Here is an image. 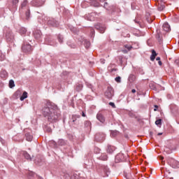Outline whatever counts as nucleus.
<instances>
[{
  "mask_svg": "<svg viewBox=\"0 0 179 179\" xmlns=\"http://www.w3.org/2000/svg\"><path fill=\"white\" fill-rule=\"evenodd\" d=\"M22 51L24 52H30V51H31V45H30V44H24Z\"/></svg>",
  "mask_w": 179,
  "mask_h": 179,
  "instance_id": "4",
  "label": "nucleus"
},
{
  "mask_svg": "<svg viewBox=\"0 0 179 179\" xmlns=\"http://www.w3.org/2000/svg\"><path fill=\"white\" fill-rule=\"evenodd\" d=\"M88 20L92 21V20H93V18H92V17H89V18H88Z\"/></svg>",
  "mask_w": 179,
  "mask_h": 179,
  "instance_id": "45",
  "label": "nucleus"
},
{
  "mask_svg": "<svg viewBox=\"0 0 179 179\" xmlns=\"http://www.w3.org/2000/svg\"><path fill=\"white\" fill-rule=\"evenodd\" d=\"M171 166H172L173 169H177V167H178V165H177V161H175L174 159H173L171 162Z\"/></svg>",
  "mask_w": 179,
  "mask_h": 179,
  "instance_id": "18",
  "label": "nucleus"
},
{
  "mask_svg": "<svg viewBox=\"0 0 179 179\" xmlns=\"http://www.w3.org/2000/svg\"><path fill=\"white\" fill-rule=\"evenodd\" d=\"M163 30H164V31H170L171 29H170V25L169 24V23L165 22L163 24Z\"/></svg>",
  "mask_w": 179,
  "mask_h": 179,
  "instance_id": "8",
  "label": "nucleus"
},
{
  "mask_svg": "<svg viewBox=\"0 0 179 179\" xmlns=\"http://www.w3.org/2000/svg\"><path fill=\"white\" fill-rule=\"evenodd\" d=\"M84 44H85V48H89V47H90V41L87 40H84Z\"/></svg>",
  "mask_w": 179,
  "mask_h": 179,
  "instance_id": "21",
  "label": "nucleus"
},
{
  "mask_svg": "<svg viewBox=\"0 0 179 179\" xmlns=\"http://www.w3.org/2000/svg\"><path fill=\"white\" fill-rule=\"evenodd\" d=\"M135 79L136 77L134 75H130L129 77V82H130V83H132V82H135Z\"/></svg>",
  "mask_w": 179,
  "mask_h": 179,
  "instance_id": "20",
  "label": "nucleus"
},
{
  "mask_svg": "<svg viewBox=\"0 0 179 179\" xmlns=\"http://www.w3.org/2000/svg\"><path fill=\"white\" fill-rule=\"evenodd\" d=\"M85 127H90V125H92V123L90 121H86L85 122Z\"/></svg>",
  "mask_w": 179,
  "mask_h": 179,
  "instance_id": "29",
  "label": "nucleus"
},
{
  "mask_svg": "<svg viewBox=\"0 0 179 179\" xmlns=\"http://www.w3.org/2000/svg\"><path fill=\"white\" fill-rule=\"evenodd\" d=\"M83 88V85L82 84H78L76 87V90L78 92H80V90Z\"/></svg>",
  "mask_w": 179,
  "mask_h": 179,
  "instance_id": "24",
  "label": "nucleus"
},
{
  "mask_svg": "<svg viewBox=\"0 0 179 179\" xmlns=\"http://www.w3.org/2000/svg\"><path fill=\"white\" fill-rule=\"evenodd\" d=\"M96 120H99L100 122H102V124L106 121V118H104V116L101 113H97Z\"/></svg>",
  "mask_w": 179,
  "mask_h": 179,
  "instance_id": "6",
  "label": "nucleus"
},
{
  "mask_svg": "<svg viewBox=\"0 0 179 179\" xmlns=\"http://www.w3.org/2000/svg\"><path fill=\"white\" fill-rule=\"evenodd\" d=\"M109 106H111V107H113V108H115V103H114L113 102H110Z\"/></svg>",
  "mask_w": 179,
  "mask_h": 179,
  "instance_id": "33",
  "label": "nucleus"
},
{
  "mask_svg": "<svg viewBox=\"0 0 179 179\" xmlns=\"http://www.w3.org/2000/svg\"><path fill=\"white\" fill-rule=\"evenodd\" d=\"M15 94H20V90H17V91L15 93Z\"/></svg>",
  "mask_w": 179,
  "mask_h": 179,
  "instance_id": "42",
  "label": "nucleus"
},
{
  "mask_svg": "<svg viewBox=\"0 0 179 179\" xmlns=\"http://www.w3.org/2000/svg\"><path fill=\"white\" fill-rule=\"evenodd\" d=\"M158 135H163V134L162 133H159Z\"/></svg>",
  "mask_w": 179,
  "mask_h": 179,
  "instance_id": "51",
  "label": "nucleus"
},
{
  "mask_svg": "<svg viewBox=\"0 0 179 179\" xmlns=\"http://www.w3.org/2000/svg\"><path fill=\"white\" fill-rule=\"evenodd\" d=\"M26 17H27V19H29V17H30V11H27L26 13Z\"/></svg>",
  "mask_w": 179,
  "mask_h": 179,
  "instance_id": "34",
  "label": "nucleus"
},
{
  "mask_svg": "<svg viewBox=\"0 0 179 179\" xmlns=\"http://www.w3.org/2000/svg\"><path fill=\"white\" fill-rule=\"evenodd\" d=\"M83 117H86V115L85 114V113L83 112V114H82Z\"/></svg>",
  "mask_w": 179,
  "mask_h": 179,
  "instance_id": "44",
  "label": "nucleus"
},
{
  "mask_svg": "<svg viewBox=\"0 0 179 179\" xmlns=\"http://www.w3.org/2000/svg\"><path fill=\"white\" fill-rule=\"evenodd\" d=\"M118 134V131H113L112 133H111V136H115V135H117Z\"/></svg>",
  "mask_w": 179,
  "mask_h": 179,
  "instance_id": "36",
  "label": "nucleus"
},
{
  "mask_svg": "<svg viewBox=\"0 0 179 179\" xmlns=\"http://www.w3.org/2000/svg\"><path fill=\"white\" fill-rule=\"evenodd\" d=\"M99 160H107L108 159V157H107V155L106 153H102L101 156L99 157Z\"/></svg>",
  "mask_w": 179,
  "mask_h": 179,
  "instance_id": "13",
  "label": "nucleus"
},
{
  "mask_svg": "<svg viewBox=\"0 0 179 179\" xmlns=\"http://www.w3.org/2000/svg\"><path fill=\"white\" fill-rule=\"evenodd\" d=\"M115 80L116 82H117V83H121V77L118 76V77H116Z\"/></svg>",
  "mask_w": 179,
  "mask_h": 179,
  "instance_id": "28",
  "label": "nucleus"
},
{
  "mask_svg": "<svg viewBox=\"0 0 179 179\" xmlns=\"http://www.w3.org/2000/svg\"><path fill=\"white\" fill-rule=\"evenodd\" d=\"M76 121V120L73 119V122H75Z\"/></svg>",
  "mask_w": 179,
  "mask_h": 179,
  "instance_id": "49",
  "label": "nucleus"
},
{
  "mask_svg": "<svg viewBox=\"0 0 179 179\" xmlns=\"http://www.w3.org/2000/svg\"><path fill=\"white\" fill-rule=\"evenodd\" d=\"M159 159H160L161 160H163V159H164V157H159Z\"/></svg>",
  "mask_w": 179,
  "mask_h": 179,
  "instance_id": "46",
  "label": "nucleus"
},
{
  "mask_svg": "<svg viewBox=\"0 0 179 179\" xmlns=\"http://www.w3.org/2000/svg\"><path fill=\"white\" fill-rule=\"evenodd\" d=\"M115 162L120 163V162H125V156L122 153H119L115 157Z\"/></svg>",
  "mask_w": 179,
  "mask_h": 179,
  "instance_id": "3",
  "label": "nucleus"
},
{
  "mask_svg": "<svg viewBox=\"0 0 179 179\" xmlns=\"http://www.w3.org/2000/svg\"><path fill=\"white\" fill-rule=\"evenodd\" d=\"M94 15V14H91V16H93Z\"/></svg>",
  "mask_w": 179,
  "mask_h": 179,
  "instance_id": "56",
  "label": "nucleus"
},
{
  "mask_svg": "<svg viewBox=\"0 0 179 179\" xmlns=\"http://www.w3.org/2000/svg\"><path fill=\"white\" fill-rule=\"evenodd\" d=\"M89 87H90V89H92V85H89Z\"/></svg>",
  "mask_w": 179,
  "mask_h": 179,
  "instance_id": "48",
  "label": "nucleus"
},
{
  "mask_svg": "<svg viewBox=\"0 0 179 179\" xmlns=\"http://www.w3.org/2000/svg\"><path fill=\"white\" fill-rule=\"evenodd\" d=\"M155 107L156 108H157V105H155Z\"/></svg>",
  "mask_w": 179,
  "mask_h": 179,
  "instance_id": "54",
  "label": "nucleus"
},
{
  "mask_svg": "<svg viewBox=\"0 0 179 179\" xmlns=\"http://www.w3.org/2000/svg\"><path fill=\"white\" fill-rule=\"evenodd\" d=\"M22 153L24 157H25V159H27V160H31V157H30V155H29V153H27V152L22 151Z\"/></svg>",
  "mask_w": 179,
  "mask_h": 179,
  "instance_id": "9",
  "label": "nucleus"
},
{
  "mask_svg": "<svg viewBox=\"0 0 179 179\" xmlns=\"http://www.w3.org/2000/svg\"><path fill=\"white\" fill-rule=\"evenodd\" d=\"M106 171H107V173H108V169H106Z\"/></svg>",
  "mask_w": 179,
  "mask_h": 179,
  "instance_id": "52",
  "label": "nucleus"
},
{
  "mask_svg": "<svg viewBox=\"0 0 179 179\" xmlns=\"http://www.w3.org/2000/svg\"><path fill=\"white\" fill-rule=\"evenodd\" d=\"M93 5H94V6H95L96 8L100 6V3H99V2L96 1L93 2Z\"/></svg>",
  "mask_w": 179,
  "mask_h": 179,
  "instance_id": "27",
  "label": "nucleus"
},
{
  "mask_svg": "<svg viewBox=\"0 0 179 179\" xmlns=\"http://www.w3.org/2000/svg\"><path fill=\"white\" fill-rule=\"evenodd\" d=\"M59 145H64V140H59Z\"/></svg>",
  "mask_w": 179,
  "mask_h": 179,
  "instance_id": "38",
  "label": "nucleus"
},
{
  "mask_svg": "<svg viewBox=\"0 0 179 179\" xmlns=\"http://www.w3.org/2000/svg\"><path fill=\"white\" fill-rule=\"evenodd\" d=\"M96 30H99L100 33H104L106 31V27L101 26V24H98L95 26Z\"/></svg>",
  "mask_w": 179,
  "mask_h": 179,
  "instance_id": "7",
  "label": "nucleus"
},
{
  "mask_svg": "<svg viewBox=\"0 0 179 179\" xmlns=\"http://www.w3.org/2000/svg\"><path fill=\"white\" fill-rule=\"evenodd\" d=\"M9 87H10V89H12V87H15V81L13 80L9 81Z\"/></svg>",
  "mask_w": 179,
  "mask_h": 179,
  "instance_id": "22",
  "label": "nucleus"
},
{
  "mask_svg": "<svg viewBox=\"0 0 179 179\" xmlns=\"http://www.w3.org/2000/svg\"><path fill=\"white\" fill-rule=\"evenodd\" d=\"M128 51L123 50V52H127Z\"/></svg>",
  "mask_w": 179,
  "mask_h": 179,
  "instance_id": "53",
  "label": "nucleus"
},
{
  "mask_svg": "<svg viewBox=\"0 0 179 179\" xmlns=\"http://www.w3.org/2000/svg\"><path fill=\"white\" fill-rule=\"evenodd\" d=\"M115 150V148L113 146L109 145L107 148L108 153H113Z\"/></svg>",
  "mask_w": 179,
  "mask_h": 179,
  "instance_id": "16",
  "label": "nucleus"
},
{
  "mask_svg": "<svg viewBox=\"0 0 179 179\" xmlns=\"http://www.w3.org/2000/svg\"><path fill=\"white\" fill-rule=\"evenodd\" d=\"M108 69L110 71V72H113V71H115V69H111V66H110L108 67Z\"/></svg>",
  "mask_w": 179,
  "mask_h": 179,
  "instance_id": "35",
  "label": "nucleus"
},
{
  "mask_svg": "<svg viewBox=\"0 0 179 179\" xmlns=\"http://www.w3.org/2000/svg\"><path fill=\"white\" fill-rule=\"evenodd\" d=\"M58 40H59V43H62V41L64 40V38L62 37V36L59 35L58 36Z\"/></svg>",
  "mask_w": 179,
  "mask_h": 179,
  "instance_id": "30",
  "label": "nucleus"
},
{
  "mask_svg": "<svg viewBox=\"0 0 179 179\" xmlns=\"http://www.w3.org/2000/svg\"><path fill=\"white\" fill-rule=\"evenodd\" d=\"M36 6H40V5H37Z\"/></svg>",
  "mask_w": 179,
  "mask_h": 179,
  "instance_id": "58",
  "label": "nucleus"
},
{
  "mask_svg": "<svg viewBox=\"0 0 179 179\" xmlns=\"http://www.w3.org/2000/svg\"><path fill=\"white\" fill-rule=\"evenodd\" d=\"M155 124H157V125H162V119H159V120H156L155 121Z\"/></svg>",
  "mask_w": 179,
  "mask_h": 179,
  "instance_id": "26",
  "label": "nucleus"
},
{
  "mask_svg": "<svg viewBox=\"0 0 179 179\" xmlns=\"http://www.w3.org/2000/svg\"><path fill=\"white\" fill-rule=\"evenodd\" d=\"M156 61H158L159 65L162 66V61H160V57H157Z\"/></svg>",
  "mask_w": 179,
  "mask_h": 179,
  "instance_id": "32",
  "label": "nucleus"
},
{
  "mask_svg": "<svg viewBox=\"0 0 179 179\" xmlns=\"http://www.w3.org/2000/svg\"><path fill=\"white\" fill-rule=\"evenodd\" d=\"M100 1V2H104V1H106V0H99Z\"/></svg>",
  "mask_w": 179,
  "mask_h": 179,
  "instance_id": "47",
  "label": "nucleus"
},
{
  "mask_svg": "<svg viewBox=\"0 0 179 179\" xmlns=\"http://www.w3.org/2000/svg\"><path fill=\"white\" fill-rule=\"evenodd\" d=\"M18 2H19V0H13V5H16V3H17Z\"/></svg>",
  "mask_w": 179,
  "mask_h": 179,
  "instance_id": "39",
  "label": "nucleus"
},
{
  "mask_svg": "<svg viewBox=\"0 0 179 179\" xmlns=\"http://www.w3.org/2000/svg\"><path fill=\"white\" fill-rule=\"evenodd\" d=\"M150 87H152V85H150Z\"/></svg>",
  "mask_w": 179,
  "mask_h": 179,
  "instance_id": "59",
  "label": "nucleus"
},
{
  "mask_svg": "<svg viewBox=\"0 0 179 179\" xmlns=\"http://www.w3.org/2000/svg\"><path fill=\"white\" fill-rule=\"evenodd\" d=\"M107 5H108L107 3H104L103 8H105V9H108V8H107Z\"/></svg>",
  "mask_w": 179,
  "mask_h": 179,
  "instance_id": "41",
  "label": "nucleus"
},
{
  "mask_svg": "<svg viewBox=\"0 0 179 179\" xmlns=\"http://www.w3.org/2000/svg\"><path fill=\"white\" fill-rule=\"evenodd\" d=\"M24 99H27V92H24L22 95L20 96V100L21 101H23V100H24Z\"/></svg>",
  "mask_w": 179,
  "mask_h": 179,
  "instance_id": "19",
  "label": "nucleus"
},
{
  "mask_svg": "<svg viewBox=\"0 0 179 179\" xmlns=\"http://www.w3.org/2000/svg\"><path fill=\"white\" fill-rule=\"evenodd\" d=\"M105 96L108 99H111L114 96V90L111 87H108L106 92H105Z\"/></svg>",
  "mask_w": 179,
  "mask_h": 179,
  "instance_id": "2",
  "label": "nucleus"
},
{
  "mask_svg": "<svg viewBox=\"0 0 179 179\" xmlns=\"http://www.w3.org/2000/svg\"><path fill=\"white\" fill-rule=\"evenodd\" d=\"M131 93H136V90L135 89H133V90H131Z\"/></svg>",
  "mask_w": 179,
  "mask_h": 179,
  "instance_id": "43",
  "label": "nucleus"
},
{
  "mask_svg": "<svg viewBox=\"0 0 179 179\" xmlns=\"http://www.w3.org/2000/svg\"><path fill=\"white\" fill-rule=\"evenodd\" d=\"M170 179H173V178H171Z\"/></svg>",
  "mask_w": 179,
  "mask_h": 179,
  "instance_id": "60",
  "label": "nucleus"
},
{
  "mask_svg": "<svg viewBox=\"0 0 179 179\" xmlns=\"http://www.w3.org/2000/svg\"><path fill=\"white\" fill-rule=\"evenodd\" d=\"M27 31V29H26V28H21L20 29V34H26Z\"/></svg>",
  "mask_w": 179,
  "mask_h": 179,
  "instance_id": "23",
  "label": "nucleus"
},
{
  "mask_svg": "<svg viewBox=\"0 0 179 179\" xmlns=\"http://www.w3.org/2000/svg\"><path fill=\"white\" fill-rule=\"evenodd\" d=\"M166 8V6L164 5V2H163V0L158 1V10L162 11Z\"/></svg>",
  "mask_w": 179,
  "mask_h": 179,
  "instance_id": "5",
  "label": "nucleus"
},
{
  "mask_svg": "<svg viewBox=\"0 0 179 179\" xmlns=\"http://www.w3.org/2000/svg\"><path fill=\"white\" fill-rule=\"evenodd\" d=\"M0 76L3 79H5V78H8V72H6V71L5 70L1 71Z\"/></svg>",
  "mask_w": 179,
  "mask_h": 179,
  "instance_id": "11",
  "label": "nucleus"
},
{
  "mask_svg": "<svg viewBox=\"0 0 179 179\" xmlns=\"http://www.w3.org/2000/svg\"><path fill=\"white\" fill-rule=\"evenodd\" d=\"M25 136H26V140L28 142H31V141H33V136H31V134H25Z\"/></svg>",
  "mask_w": 179,
  "mask_h": 179,
  "instance_id": "15",
  "label": "nucleus"
},
{
  "mask_svg": "<svg viewBox=\"0 0 179 179\" xmlns=\"http://www.w3.org/2000/svg\"><path fill=\"white\" fill-rule=\"evenodd\" d=\"M157 55V54L156 53V51H155V50H152V55L150 56V60L151 61H155V59L156 58V56Z\"/></svg>",
  "mask_w": 179,
  "mask_h": 179,
  "instance_id": "12",
  "label": "nucleus"
},
{
  "mask_svg": "<svg viewBox=\"0 0 179 179\" xmlns=\"http://www.w3.org/2000/svg\"><path fill=\"white\" fill-rule=\"evenodd\" d=\"M6 37L8 41H13V36L12 34H7Z\"/></svg>",
  "mask_w": 179,
  "mask_h": 179,
  "instance_id": "14",
  "label": "nucleus"
},
{
  "mask_svg": "<svg viewBox=\"0 0 179 179\" xmlns=\"http://www.w3.org/2000/svg\"><path fill=\"white\" fill-rule=\"evenodd\" d=\"M34 36L35 37V38H40L41 37V31H36L34 33Z\"/></svg>",
  "mask_w": 179,
  "mask_h": 179,
  "instance_id": "10",
  "label": "nucleus"
},
{
  "mask_svg": "<svg viewBox=\"0 0 179 179\" xmlns=\"http://www.w3.org/2000/svg\"><path fill=\"white\" fill-rule=\"evenodd\" d=\"M157 110L156 109H154V111H156Z\"/></svg>",
  "mask_w": 179,
  "mask_h": 179,
  "instance_id": "57",
  "label": "nucleus"
},
{
  "mask_svg": "<svg viewBox=\"0 0 179 179\" xmlns=\"http://www.w3.org/2000/svg\"><path fill=\"white\" fill-rule=\"evenodd\" d=\"M103 64H104V60L101 62Z\"/></svg>",
  "mask_w": 179,
  "mask_h": 179,
  "instance_id": "55",
  "label": "nucleus"
},
{
  "mask_svg": "<svg viewBox=\"0 0 179 179\" xmlns=\"http://www.w3.org/2000/svg\"><path fill=\"white\" fill-rule=\"evenodd\" d=\"M175 63L176 64V65H178V66H179V59H177L175 61Z\"/></svg>",
  "mask_w": 179,
  "mask_h": 179,
  "instance_id": "40",
  "label": "nucleus"
},
{
  "mask_svg": "<svg viewBox=\"0 0 179 179\" xmlns=\"http://www.w3.org/2000/svg\"><path fill=\"white\" fill-rule=\"evenodd\" d=\"M152 89H153L154 90H156V87H152Z\"/></svg>",
  "mask_w": 179,
  "mask_h": 179,
  "instance_id": "50",
  "label": "nucleus"
},
{
  "mask_svg": "<svg viewBox=\"0 0 179 179\" xmlns=\"http://www.w3.org/2000/svg\"><path fill=\"white\" fill-rule=\"evenodd\" d=\"M124 47L127 49V51H131V48H132V46H129L128 45H124Z\"/></svg>",
  "mask_w": 179,
  "mask_h": 179,
  "instance_id": "31",
  "label": "nucleus"
},
{
  "mask_svg": "<svg viewBox=\"0 0 179 179\" xmlns=\"http://www.w3.org/2000/svg\"><path fill=\"white\" fill-rule=\"evenodd\" d=\"M26 5H27V1H24L22 3V7L26 6Z\"/></svg>",
  "mask_w": 179,
  "mask_h": 179,
  "instance_id": "37",
  "label": "nucleus"
},
{
  "mask_svg": "<svg viewBox=\"0 0 179 179\" xmlns=\"http://www.w3.org/2000/svg\"><path fill=\"white\" fill-rule=\"evenodd\" d=\"M48 24H50V26H57V24H55V21H54V19H49L48 20Z\"/></svg>",
  "mask_w": 179,
  "mask_h": 179,
  "instance_id": "17",
  "label": "nucleus"
},
{
  "mask_svg": "<svg viewBox=\"0 0 179 179\" xmlns=\"http://www.w3.org/2000/svg\"><path fill=\"white\" fill-rule=\"evenodd\" d=\"M103 138H104V135H103L101 138H99V134H96L95 136V138L96 139V141H103Z\"/></svg>",
  "mask_w": 179,
  "mask_h": 179,
  "instance_id": "25",
  "label": "nucleus"
},
{
  "mask_svg": "<svg viewBox=\"0 0 179 179\" xmlns=\"http://www.w3.org/2000/svg\"><path fill=\"white\" fill-rule=\"evenodd\" d=\"M43 114L50 122H55L59 117V110L57 106L48 103L43 109Z\"/></svg>",
  "mask_w": 179,
  "mask_h": 179,
  "instance_id": "1",
  "label": "nucleus"
}]
</instances>
